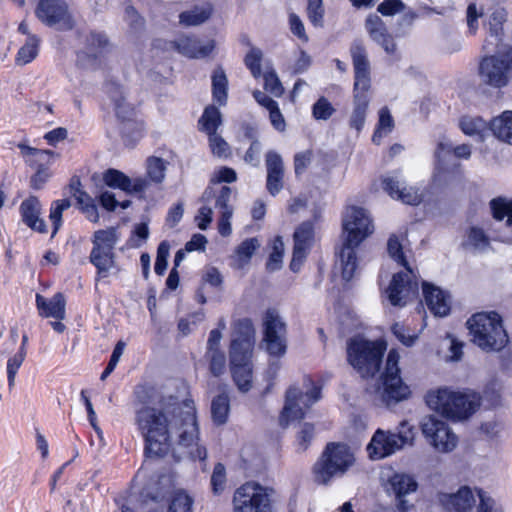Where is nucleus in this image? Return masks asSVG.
Instances as JSON below:
<instances>
[{"label": "nucleus", "mask_w": 512, "mask_h": 512, "mask_svg": "<svg viewBox=\"0 0 512 512\" xmlns=\"http://www.w3.org/2000/svg\"><path fill=\"white\" fill-rule=\"evenodd\" d=\"M136 424L145 439L149 456H163L176 438L193 459L205 460L207 451L199 444L196 409L192 400L169 403L160 408L145 406L136 412Z\"/></svg>", "instance_id": "1"}, {"label": "nucleus", "mask_w": 512, "mask_h": 512, "mask_svg": "<svg viewBox=\"0 0 512 512\" xmlns=\"http://www.w3.org/2000/svg\"><path fill=\"white\" fill-rule=\"evenodd\" d=\"M342 228V246L338 256L342 278L349 281L358 266L356 249L374 232V224L366 209L351 206L343 215Z\"/></svg>", "instance_id": "2"}, {"label": "nucleus", "mask_w": 512, "mask_h": 512, "mask_svg": "<svg viewBox=\"0 0 512 512\" xmlns=\"http://www.w3.org/2000/svg\"><path fill=\"white\" fill-rule=\"evenodd\" d=\"M426 403L431 410L441 416L452 421H462L476 412L480 406L481 398L475 392L441 387L427 393Z\"/></svg>", "instance_id": "3"}, {"label": "nucleus", "mask_w": 512, "mask_h": 512, "mask_svg": "<svg viewBox=\"0 0 512 512\" xmlns=\"http://www.w3.org/2000/svg\"><path fill=\"white\" fill-rule=\"evenodd\" d=\"M467 325L473 343L484 351H499L508 343L502 318L495 311L476 313L467 321Z\"/></svg>", "instance_id": "4"}, {"label": "nucleus", "mask_w": 512, "mask_h": 512, "mask_svg": "<svg viewBox=\"0 0 512 512\" xmlns=\"http://www.w3.org/2000/svg\"><path fill=\"white\" fill-rule=\"evenodd\" d=\"M232 190L228 186H222L217 192L213 188L208 187L203 195L204 204L199 209L195 217L197 226L201 230H206L212 222L213 211L210 203L214 201V207L219 210L220 218L218 221V231L220 235L226 237L232 233L230 220L233 215V207L230 204Z\"/></svg>", "instance_id": "5"}, {"label": "nucleus", "mask_w": 512, "mask_h": 512, "mask_svg": "<svg viewBox=\"0 0 512 512\" xmlns=\"http://www.w3.org/2000/svg\"><path fill=\"white\" fill-rule=\"evenodd\" d=\"M119 240L120 235L115 227L94 232L89 260L97 270L96 280L106 278L119 270L115 253Z\"/></svg>", "instance_id": "6"}, {"label": "nucleus", "mask_w": 512, "mask_h": 512, "mask_svg": "<svg viewBox=\"0 0 512 512\" xmlns=\"http://www.w3.org/2000/svg\"><path fill=\"white\" fill-rule=\"evenodd\" d=\"M385 349L382 342H371L357 336L347 343V358L363 377H372L379 371Z\"/></svg>", "instance_id": "7"}, {"label": "nucleus", "mask_w": 512, "mask_h": 512, "mask_svg": "<svg viewBox=\"0 0 512 512\" xmlns=\"http://www.w3.org/2000/svg\"><path fill=\"white\" fill-rule=\"evenodd\" d=\"M304 391L291 386L285 395V404L280 416V425L286 427L290 422L301 420L307 410L321 398V387L310 378L303 381Z\"/></svg>", "instance_id": "8"}, {"label": "nucleus", "mask_w": 512, "mask_h": 512, "mask_svg": "<svg viewBox=\"0 0 512 512\" xmlns=\"http://www.w3.org/2000/svg\"><path fill=\"white\" fill-rule=\"evenodd\" d=\"M354 461V455L347 445L330 443L314 466L315 480L327 484L332 478L345 474Z\"/></svg>", "instance_id": "9"}, {"label": "nucleus", "mask_w": 512, "mask_h": 512, "mask_svg": "<svg viewBox=\"0 0 512 512\" xmlns=\"http://www.w3.org/2000/svg\"><path fill=\"white\" fill-rule=\"evenodd\" d=\"M413 442V428L406 421H403L397 432L376 430L367 446V451L371 459L378 460L394 454L405 446L413 445Z\"/></svg>", "instance_id": "10"}, {"label": "nucleus", "mask_w": 512, "mask_h": 512, "mask_svg": "<svg viewBox=\"0 0 512 512\" xmlns=\"http://www.w3.org/2000/svg\"><path fill=\"white\" fill-rule=\"evenodd\" d=\"M275 490L256 481L238 487L233 496V512H272Z\"/></svg>", "instance_id": "11"}, {"label": "nucleus", "mask_w": 512, "mask_h": 512, "mask_svg": "<svg viewBox=\"0 0 512 512\" xmlns=\"http://www.w3.org/2000/svg\"><path fill=\"white\" fill-rule=\"evenodd\" d=\"M399 353L392 349L389 351L384 372L381 375L380 393L386 405L396 404L407 399L410 395L409 387L403 382L398 366Z\"/></svg>", "instance_id": "12"}, {"label": "nucleus", "mask_w": 512, "mask_h": 512, "mask_svg": "<svg viewBox=\"0 0 512 512\" xmlns=\"http://www.w3.org/2000/svg\"><path fill=\"white\" fill-rule=\"evenodd\" d=\"M512 77V50L503 54L484 57L479 64V78L482 84L503 88Z\"/></svg>", "instance_id": "13"}, {"label": "nucleus", "mask_w": 512, "mask_h": 512, "mask_svg": "<svg viewBox=\"0 0 512 512\" xmlns=\"http://www.w3.org/2000/svg\"><path fill=\"white\" fill-rule=\"evenodd\" d=\"M286 324L279 312L269 308L263 316V341L266 351L274 357H282L287 349Z\"/></svg>", "instance_id": "14"}, {"label": "nucleus", "mask_w": 512, "mask_h": 512, "mask_svg": "<svg viewBox=\"0 0 512 512\" xmlns=\"http://www.w3.org/2000/svg\"><path fill=\"white\" fill-rule=\"evenodd\" d=\"M36 17L46 26L60 31L72 30L75 20L65 0H38Z\"/></svg>", "instance_id": "15"}, {"label": "nucleus", "mask_w": 512, "mask_h": 512, "mask_svg": "<svg viewBox=\"0 0 512 512\" xmlns=\"http://www.w3.org/2000/svg\"><path fill=\"white\" fill-rule=\"evenodd\" d=\"M111 44L102 32L90 31L85 35L83 47L77 54V64L87 70H96L102 66L104 55Z\"/></svg>", "instance_id": "16"}, {"label": "nucleus", "mask_w": 512, "mask_h": 512, "mask_svg": "<svg viewBox=\"0 0 512 512\" xmlns=\"http://www.w3.org/2000/svg\"><path fill=\"white\" fill-rule=\"evenodd\" d=\"M422 433L435 450L448 453L457 446L458 438L449 426L434 416L425 417L421 423Z\"/></svg>", "instance_id": "17"}, {"label": "nucleus", "mask_w": 512, "mask_h": 512, "mask_svg": "<svg viewBox=\"0 0 512 512\" xmlns=\"http://www.w3.org/2000/svg\"><path fill=\"white\" fill-rule=\"evenodd\" d=\"M405 272L393 275L391 283L386 290L387 298L393 306H404L418 294V279L411 267Z\"/></svg>", "instance_id": "18"}, {"label": "nucleus", "mask_w": 512, "mask_h": 512, "mask_svg": "<svg viewBox=\"0 0 512 512\" xmlns=\"http://www.w3.org/2000/svg\"><path fill=\"white\" fill-rule=\"evenodd\" d=\"M383 189L396 200L408 205H418L423 200V194L415 187L404 185L399 172L387 174L382 178Z\"/></svg>", "instance_id": "19"}, {"label": "nucleus", "mask_w": 512, "mask_h": 512, "mask_svg": "<svg viewBox=\"0 0 512 512\" xmlns=\"http://www.w3.org/2000/svg\"><path fill=\"white\" fill-rule=\"evenodd\" d=\"M491 226L489 220L469 224L463 235L462 246L469 251L485 253L491 248V242L501 241L499 238H492L488 230Z\"/></svg>", "instance_id": "20"}, {"label": "nucleus", "mask_w": 512, "mask_h": 512, "mask_svg": "<svg viewBox=\"0 0 512 512\" xmlns=\"http://www.w3.org/2000/svg\"><path fill=\"white\" fill-rule=\"evenodd\" d=\"M417 488L415 478L406 473H394L388 479V491L395 496L396 507L400 512H408L413 507L406 497L415 493Z\"/></svg>", "instance_id": "21"}, {"label": "nucleus", "mask_w": 512, "mask_h": 512, "mask_svg": "<svg viewBox=\"0 0 512 512\" xmlns=\"http://www.w3.org/2000/svg\"><path fill=\"white\" fill-rule=\"evenodd\" d=\"M252 354L240 351L229 352L232 377L241 392H247L252 387Z\"/></svg>", "instance_id": "22"}, {"label": "nucleus", "mask_w": 512, "mask_h": 512, "mask_svg": "<svg viewBox=\"0 0 512 512\" xmlns=\"http://www.w3.org/2000/svg\"><path fill=\"white\" fill-rule=\"evenodd\" d=\"M171 44L178 53L192 59L208 57L215 48L214 40L196 36H180Z\"/></svg>", "instance_id": "23"}, {"label": "nucleus", "mask_w": 512, "mask_h": 512, "mask_svg": "<svg viewBox=\"0 0 512 512\" xmlns=\"http://www.w3.org/2000/svg\"><path fill=\"white\" fill-rule=\"evenodd\" d=\"M313 238L314 228L311 222H304L295 230L293 257L290 263L292 271L296 272L299 270L312 245Z\"/></svg>", "instance_id": "24"}, {"label": "nucleus", "mask_w": 512, "mask_h": 512, "mask_svg": "<svg viewBox=\"0 0 512 512\" xmlns=\"http://www.w3.org/2000/svg\"><path fill=\"white\" fill-rule=\"evenodd\" d=\"M476 490L469 486H462L455 493H440L439 501L448 510L466 512L476 503Z\"/></svg>", "instance_id": "25"}, {"label": "nucleus", "mask_w": 512, "mask_h": 512, "mask_svg": "<svg viewBox=\"0 0 512 512\" xmlns=\"http://www.w3.org/2000/svg\"><path fill=\"white\" fill-rule=\"evenodd\" d=\"M422 290L425 303L432 314L438 317L447 316L451 309L450 295L431 283L423 282Z\"/></svg>", "instance_id": "26"}, {"label": "nucleus", "mask_w": 512, "mask_h": 512, "mask_svg": "<svg viewBox=\"0 0 512 512\" xmlns=\"http://www.w3.org/2000/svg\"><path fill=\"white\" fill-rule=\"evenodd\" d=\"M234 333L229 352L253 353L255 328L252 321L248 318L238 320L234 326Z\"/></svg>", "instance_id": "27"}, {"label": "nucleus", "mask_w": 512, "mask_h": 512, "mask_svg": "<svg viewBox=\"0 0 512 512\" xmlns=\"http://www.w3.org/2000/svg\"><path fill=\"white\" fill-rule=\"evenodd\" d=\"M19 212L23 223L33 231L46 233L47 227L43 218H41L42 205L36 196H29L22 201Z\"/></svg>", "instance_id": "28"}, {"label": "nucleus", "mask_w": 512, "mask_h": 512, "mask_svg": "<svg viewBox=\"0 0 512 512\" xmlns=\"http://www.w3.org/2000/svg\"><path fill=\"white\" fill-rule=\"evenodd\" d=\"M103 180L107 186L119 188L127 193L143 192L148 187L147 180L143 178L131 180L124 173L115 169L107 170L103 175Z\"/></svg>", "instance_id": "29"}, {"label": "nucleus", "mask_w": 512, "mask_h": 512, "mask_svg": "<svg viewBox=\"0 0 512 512\" xmlns=\"http://www.w3.org/2000/svg\"><path fill=\"white\" fill-rule=\"evenodd\" d=\"M267 190L273 196L283 188L284 165L281 156L275 151L266 154Z\"/></svg>", "instance_id": "30"}, {"label": "nucleus", "mask_w": 512, "mask_h": 512, "mask_svg": "<svg viewBox=\"0 0 512 512\" xmlns=\"http://www.w3.org/2000/svg\"><path fill=\"white\" fill-rule=\"evenodd\" d=\"M365 28L371 39L381 45L387 53L395 52L396 44L379 16L369 15L365 22Z\"/></svg>", "instance_id": "31"}, {"label": "nucleus", "mask_w": 512, "mask_h": 512, "mask_svg": "<svg viewBox=\"0 0 512 512\" xmlns=\"http://www.w3.org/2000/svg\"><path fill=\"white\" fill-rule=\"evenodd\" d=\"M453 153L455 157L459 159H469L471 156V146L468 144H461L456 147H453L452 143L448 141L447 139L443 138L439 141L437 145V149L435 151V157L437 159V166H436V172H435V179L441 180L442 178V162L446 159L448 155Z\"/></svg>", "instance_id": "32"}, {"label": "nucleus", "mask_w": 512, "mask_h": 512, "mask_svg": "<svg viewBox=\"0 0 512 512\" xmlns=\"http://www.w3.org/2000/svg\"><path fill=\"white\" fill-rule=\"evenodd\" d=\"M36 306L42 317L56 318L63 320L66 315V301L62 293H56L51 299H46L40 294H36Z\"/></svg>", "instance_id": "33"}, {"label": "nucleus", "mask_w": 512, "mask_h": 512, "mask_svg": "<svg viewBox=\"0 0 512 512\" xmlns=\"http://www.w3.org/2000/svg\"><path fill=\"white\" fill-rule=\"evenodd\" d=\"M107 92L114 105L116 116L123 121L131 120L135 115V108L126 100L123 87L116 83H110L107 86Z\"/></svg>", "instance_id": "34"}, {"label": "nucleus", "mask_w": 512, "mask_h": 512, "mask_svg": "<svg viewBox=\"0 0 512 512\" xmlns=\"http://www.w3.org/2000/svg\"><path fill=\"white\" fill-rule=\"evenodd\" d=\"M253 97L259 105L266 108L269 112V119L274 129L279 132L285 131L286 122L279 109L278 103L260 90H255L253 92Z\"/></svg>", "instance_id": "35"}, {"label": "nucleus", "mask_w": 512, "mask_h": 512, "mask_svg": "<svg viewBox=\"0 0 512 512\" xmlns=\"http://www.w3.org/2000/svg\"><path fill=\"white\" fill-rule=\"evenodd\" d=\"M260 248V242L257 238H247L242 241L235 249L232 256L233 267L243 269L250 263L254 253Z\"/></svg>", "instance_id": "36"}, {"label": "nucleus", "mask_w": 512, "mask_h": 512, "mask_svg": "<svg viewBox=\"0 0 512 512\" xmlns=\"http://www.w3.org/2000/svg\"><path fill=\"white\" fill-rule=\"evenodd\" d=\"M369 98L367 94H354L353 110L350 115L349 125L356 131H361L365 124Z\"/></svg>", "instance_id": "37"}, {"label": "nucleus", "mask_w": 512, "mask_h": 512, "mask_svg": "<svg viewBox=\"0 0 512 512\" xmlns=\"http://www.w3.org/2000/svg\"><path fill=\"white\" fill-rule=\"evenodd\" d=\"M490 130L499 140L512 145V111H505L494 118Z\"/></svg>", "instance_id": "38"}, {"label": "nucleus", "mask_w": 512, "mask_h": 512, "mask_svg": "<svg viewBox=\"0 0 512 512\" xmlns=\"http://www.w3.org/2000/svg\"><path fill=\"white\" fill-rule=\"evenodd\" d=\"M18 148L25 162L31 167L45 168L44 165L47 164L54 155V152L51 150H41L23 143L18 144Z\"/></svg>", "instance_id": "39"}, {"label": "nucleus", "mask_w": 512, "mask_h": 512, "mask_svg": "<svg viewBox=\"0 0 512 512\" xmlns=\"http://www.w3.org/2000/svg\"><path fill=\"white\" fill-rule=\"evenodd\" d=\"M211 80L213 99L219 105H225L228 98V79L222 67H218L213 71Z\"/></svg>", "instance_id": "40"}, {"label": "nucleus", "mask_w": 512, "mask_h": 512, "mask_svg": "<svg viewBox=\"0 0 512 512\" xmlns=\"http://www.w3.org/2000/svg\"><path fill=\"white\" fill-rule=\"evenodd\" d=\"M489 207L493 219L502 221L506 219V226L512 228V199L507 197H496L490 200Z\"/></svg>", "instance_id": "41"}, {"label": "nucleus", "mask_w": 512, "mask_h": 512, "mask_svg": "<svg viewBox=\"0 0 512 512\" xmlns=\"http://www.w3.org/2000/svg\"><path fill=\"white\" fill-rule=\"evenodd\" d=\"M212 13V7L210 4L202 6H195L194 8L182 12L179 16L180 23L186 26H196L205 22Z\"/></svg>", "instance_id": "42"}, {"label": "nucleus", "mask_w": 512, "mask_h": 512, "mask_svg": "<svg viewBox=\"0 0 512 512\" xmlns=\"http://www.w3.org/2000/svg\"><path fill=\"white\" fill-rule=\"evenodd\" d=\"M230 402L227 394L222 393L215 397L211 403V417L216 425H223L228 419Z\"/></svg>", "instance_id": "43"}, {"label": "nucleus", "mask_w": 512, "mask_h": 512, "mask_svg": "<svg viewBox=\"0 0 512 512\" xmlns=\"http://www.w3.org/2000/svg\"><path fill=\"white\" fill-rule=\"evenodd\" d=\"M460 128L468 136L484 137L485 132L490 128L488 123L478 116H464L460 120Z\"/></svg>", "instance_id": "44"}, {"label": "nucleus", "mask_w": 512, "mask_h": 512, "mask_svg": "<svg viewBox=\"0 0 512 512\" xmlns=\"http://www.w3.org/2000/svg\"><path fill=\"white\" fill-rule=\"evenodd\" d=\"M506 18V11L502 8H497L492 11L486 21L490 36L494 37L497 41H500L504 35V23L506 22Z\"/></svg>", "instance_id": "45"}, {"label": "nucleus", "mask_w": 512, "mask_h": 512, "mask_svg": "<svg viewBox=\"0 0 512 512\" xmlns=\"http://www.w3.org/2000/svg\"><path fill=\"white\" fill-rule=\"evenodd\" d=\"M394 128V120L387 107H383L379 111V120L377 128L373 134L372 141L379 145L381 139L387 136Z\"/></svg>", "instance_id": "46"}, {"label": "nucleus", "mask_w": 512, "mask_h": 512, "mask_svg": "<svg viewBox=\"0 0 512 512\" xmlns=\"http://www.w3.org/2000/svg\"><path fill=\"white\" fill-rule=\"evenodd\" d=\"M39 38L29 35L26 43L19 49L16 57L18 65H26L36 58L38 54Z\"/></svg>", "instance_id": "47"}, {"label": "nucleus", "mask_w": 512, "mask_h": 512, "mask_svg": "<svg viewBox=\"0 0 512 512\" xmlns=\"http://www.w3.org/2000/svg\"><path fill=\"white\" fill-rule=\"evenodd\" d=\"M199 123L202 125V130L205 131L208 135L216 133L218 127L221 124L220 111L214 106L207 107L204 110Z\"/></svg>", "instance_id": "48"}, {"label": "nucleus", "mask_w": 512, "mask_h": 512, "mask_svg": "<svg viewBox=\"0 0 512 512\" xmlns=\"http://www.w3.org/2000/svg\"><path fill=\"white\" fill-rule=\"evenodd\" d=\"M71 203L68 199L56 200L50 208L49 219L53 225L52 236H54L62 225V213L70 208Z\"/></svg>", "instance_id": "49"}, {"label": "nucleus", "mask_w": 512, "mask_h": 512, "mask_svg": "<svg viewBox=\"0 0 512 512\" xmlns=\"http://www.w3.org/2000/svg\"><path fill=\"white\" fill-rule=\"evenodd\" d=\"M193 499L183 490L174 493L169 505V512H193Z\"/></svg>", "instance_id": "50"}, {"label": "nucleus", "mask_w": 512, "mask_h": 512, "mask_svg": "<svg viewBox=\"0 0 512 512\" xmlns=\"http://www.w3.org/2000/svg\"><path fill=\"white\" fill-rule=\"evenodd\" d=\"M350 52L354 71H358L359 69L362 71L370 70V63L367 57V52L360 42H354L351 46Z\"/></svg>", "instance_id": "51"}, {"label": "nucleus", "mask_w": 512, "mask_h": 512, "mask_svg": "<svg viewBox=\"0 0 512 512\" xmlns=\"http://www.w3.org/2000/svg\"><path fill=\"white\" fill-rule=\"evenodd\" d=\"M166 162L159 157L147 159V174L155 183H161L165 178Z\"/></svg>", "instance_id": "52"}, {"label": "nucleus", "mask_w": 512, "mask_h": 512, "mask_svg": "<svg viewBox=\"0 0 512 512\" xmlns=\"http://www.w3.org/2000/svg\"><path fill=\"white\" fill-rule=\"evenodd\" d=\"M264 89L275 97H280L284 93V88L274 69H266L263 73Z\"/></svg>", "instance_id": "53"}, {"label": "nucleus", "mask_w": 512, "mask_h": 512, "mask_svg": "<svg viewBox=\"0 0 512 512\" xmlns=\"http://www.w3.org/2000/svg\"><path fill=\"white\" fill-rule=\"evenodd\" d=\"M263 53L259 48L252 47L246 54L244 62L247 68L250 70L254 78H259L262 75L261 61Z\"/></svg>", "instance_id": "54"}, {"label": "nucleus", "mask_w": 512, "mask_h": 512, "mask_svg": "<svg viewBox=\"0 0 512 512\" xmlns=\"http://www.w3.org/2000/svg\"><path fill=\"white\" fill-rule=\"evenodd\" d=\"M26 356V350L24 347H20L19 351L11 357L7 362V378L8 386L11 389L15 384V377L18 369L22 365Z\"/></svg>", "instance_id": "55"}, {"label": "nucleus", "mask_w": 512, "mask_h": 512, "mask_svg": "<svg viewBox=\"0 0 512 512\" xmlns=\"http://www.w3.org/2000/svg\"><path fill=\"white\" fill-rule=\"evenodd\" d=\"M335 111L336 110L331 102L323 96L320 97L312 106V116L316 120H328Z\"/></svg>", "instance_id": "56"}, {"label": "nucleus", "mask_w": 512, "mask_h": 512, "mask_svg": "<svg viewBox=\"0 0 512 512\" xmlns=\"http://www.w3.org/2000/svg\"><path fill=\"white\" fill-rule=\"evenodd\" d=\"M387 250L389 253V256L398 264L402 265L403 267L407 268L410 267L408 264V261L406 260L405 253L403 251L402 244L400 243L397 236L392 235L388 239L387 243Z\"/></svg>", "instance_id": "57"}, {"label": "nucleus", "mask_w": 512, "mask_h": 512, "mask_svg": "<svg viewBox=\"0 0 512 512\" xmlns=\"http://www.w3.org/2000/svg\"><path fill=\"white\" fill-rule=\"evenodd\" d=\"M284 252V243L281 237H276L273 241L272 252L267 262V268L271 271L278 270L282 264Z\"/></svg>", "instance_id": "58"}, {"label": "nucleus", "mask_w": 512, "mask_h": 512, "mask_svg": "<svg viewBox=\"0 0 512 512\" xmlns=\"http://www.w3.org/2000/svg\"><path fill=\"white\" fill-rule=\"evenodd\" d=\"M307 15L315 27L323 26L324 7L322 0H308Z\"/></svg>", "instance_id": "59"}, {"label": "nucleus", "mask_w": 512, "mask_h": 512, "mask_svg": "<svg viewBox=\"0 0 512 512\" xmlns=\"http://www.w3.org/2000/svg\"><path fill=\"white\" fill-rule=\"evenodd\" d=\"M209 370L214 376H220L225 371L226 357L222 351L207 352Z\"/></svg>", "instance_id": "60"}, {"label": "nucleus", "mask_w": 512, "mask_h": 512, "mask_svg": "<svg viewBox=\"0 0 512 512\" xmlns=\"http://www.w3.org/2000/svg\"><path fill=\"white\" fill-rule=\"evenodd\" d=\"M395 337L405 346H412L418 339L417 333H411L403 324L395 323L391 328Z\"/></svg>", "instance_id": "61"}, {"label": "nucleus", "mask_w": 512, "mask_h": 512, "mask_svg": "<svg viewBox=\"0 0 512 512\" xmlns=\"http://www.w3.org/2000/svg\"><path fill=\"white\" fill-rule=\"evenodd\" d=\"M354 74V94H367L371 84L370 70L359 69L354 71Z\"/></svg>", "instance_id": "62"}, {"label": "nucleus", "mask_w": 512, "mask_h": 512, "mask_svg": "<svg viewBox=\"0 0 512 512\" xmlns=\"http://www.w3.org/2000/svg\"><path fill=\"white\" fill-rule=\"evenodd\" d=\"M479 498L477 512H502L501 506L482 490H476Z\"/></svg>", "instance_id": "63"}, {"label": "nucleus", "mask_w": 512, "mask_h": 512, "mask_svg": "<svg viewBox=\"0 0 512 512\" xmlns=\"http://www.w3.org/2000/svg\"><path fill=\"white\" fill-rule=\"evenodd\" d=\"M209 144L211 151L218 157H227L229 154V146L227 142L217 133L209 135Z\"/></svg>", "instance_id": "64"}]
</instances>
